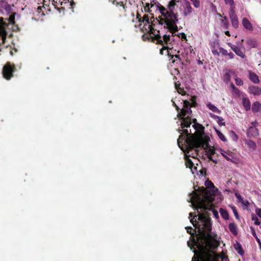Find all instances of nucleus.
<instances>
[{"mask_svg": "<svg viewBox=\"0 0 261 261\" xmlns=\"http://www.w3.org/2000/svg\"><path fill=\"white\" fill-rule=\"evenodd\" d=\"M173 104L178 112L177 116L181 119V128L185 134H181L177 140V144L180 149L184 152L185 155L186 165L191 168L193 163L189 159V157L196 158L198 154L199 148H203L206 152L210 148L209 142L210 138L203 133L204 127L196 122V119H193V127L195 132L192 134L191 130H188V128L191 124L192 111L191 105L187 100H183L182 109L179 108L173 102Z\"/></svg>", "mask_w": 261, "mask_h": 261, "instance_id": "nucleus-1", "label": "nucleus"}, {"mask_svg": "<svg viewBox=\"0 0 261 261\" xmlns=\"http://www.w3.org/2000/svg\"><path fill=\"white\" fill-rule=\"evenodd\" d=\"M197 210L198 215L191 218L190 221L198 232V241H194L197 249H194V255L192 261H219V256L213 251L218 246L216 238L211 233V223L207 211L210 210Z\"/></svg>", "mask_w": 261, "mask_h": 261, "instance_id": "nucleus-2", "label": "nucleus"}, {"mask_svg": "<svg viewBox=\"0 0 261 261\" xmlns=\"http://www.w3.org/2000/svg\"><path fill=\"white\" fill-rule=\"evenodd\" d=\"M176 0H171L167 5V8L162 7L160 8L161 16L160 17V23L165 24L166 27L170 31L168 34L164 35L162 37L159 34V31L154 30L152 27V18L148 15H145L143 17V22L144 23L142 31L144 33L143 38L144 40H148L152 42H156V43L163 45V47L160 50V53L164 54V50L170 48L168 44H171L172 40V32L177 30L176 22L177 19V13H174L175 6H176Z\"/></svg>", "mask_w": 261, "mask_h": 261, "instance_id": "nucleus-3", "label": "nucleus"}, {"mask_svg": "<svg viewBox=\"0 0 261 261\" xmlns=\"http://www.w3.org/2000/svg\"><path fill=\"white\" fill-rule=\"evenodd\" d=\"M206 188L201 187L200 194L195 191L192 192L189 194L188 201L191 203V206H196L201 210H212V205L210 202L212 201L213 198L206 195V189H216L213 183L208 180L205 182Z\"/></svg>", "mask_w": 261, "mask_h": 261, "instance_id": "nucleus-4", "label": "nucleus"}, {"mask_svg": "<svg viewBox=\"0 0 261 261\" xmlns=\"http://www.w3.org/2000/svg\"><path fill=\"white\" fill-rule=\"evenodd\" d=\"M217 152H219L227 161H232L233 157L230 151H226L222 148H214V147H212L211 146L206 151L208 159L212 161L213 162L216 163L217 161L213 159L212 155L217 154Z\"/></svg>", "mask_w": 261, "mask_h": 261, "instance_id": "nucleus-5", "label": "nucleus"}, {"mask_svg": "<svg viewBox=\"0 0 261 261\" xmlns=\"http://www.w3.org/2000/svg\"><path fill=\"white\" fill-rule=\"evenodd\" d=\"M7 22L0 18V45L4 44L7 36L6 28L9 25H13L15 23L14 16L11 15L7 19Z\"/></svg>", "mask_w": 261, "mask_h": 261, "instance_id": "nucleus-6", "label": "nucleus"}, {"mask_svg": "<svg viewBox=\"0 0 261 261\" xmlns=\"http://www.w3.org/2000/svg\"><path fill=\"white\" fill-rule=\"evenodd\" d=\"M13 71L14 67L11 65L10 63H7L3 68V74L4 77L7 80L10 79L12 76Z\"/></svg>", "mask_w": 261, "mask_h": 261, "instance_id": "nucleus-7", "label": "nucleus"}, {"mask_svg": "<svg viewBox=\"0 0 261 261\" xmlns=\"http://www.w3.org/2000/svg\"><path fill=\"white\" fill-rule=\"evenodd\" d=\"M229 17L232 27L234 28H238L239 25V19L234 10H229Z\"/></svg>", "mask_w": 261, "mask_h": 261, "instance_id": "nucleus-8", "label": "nucleus"}, {"mask_svg": "<svg viewBox=\"0 0 261 261\" xmlns=\"http://www.w3.org/2000/svg\"><path fill=\"white\" fill-rule=\"evenodd\" d=\"M182 15L185 16H188L193 11L190 3L187 0H184L182 3Z\"/></svg>", "mask_w": 261, "mask_h": 261, "instance_id": "nucleus-9", "label": "nucleus"}, {"mask_svg": "<svg viewBox=\"0 0 261 261\" xmlns=\"http://www.w3.org/2000/svg\"><path fill=\"white\" fill-rule=\"evenodd\" d=\"M258 135V129L255 126H250L247 131L248 137H255Z\"/></svg>", "mask_w": 261, "mask_h": 261, "instance_id": "nucleus-10", "label": "nucleus"}, {"mask_svg": "<svg viewBox=\"0 0 261 261\" xmlns=\"http://www.w3.org/2000/svg\"><path fill=\"white\" fill-rule=\"evenodd\" d=\"M249 92L254 95H261V88L258 87L251 86L249 87Z\"/></svg>", "mask_w": 261, "mask_h": 261, "instance_id": "nucleus-11", "label": "nucleus"}, {"mask_svg": "<svg viewBox=\"0 0 261 261\" xmlns=\"http://www.w3.org/2000/svg\"><path fill=\"white\" fill-rule=\"evenodd\" d=\"M242 24L243 27L247 30L250 31H252L253 30L252 25L247 18L245 17L243 18L242 21Z\"/></svg>", "mask_w": 261, "mask_h": 261, "instance_id": "nucleus-12", "label": "nucleus"}, {"mask_svg": "<svg viewBox=\"0 0 261 261\" xmlns=\"http://www.w3.org/2000/svg\"><path fill=\"white\" fill-rule=\"evenodd\" d=\"M252 110L254 113H260L261 112V104L256 101L252 105Z\"/></svg>", "mask_w": 261, "mask_h": 261, "instance_id": "nucleus-13", "label": "nucleus"}, {"mask_svg": "<svg viewBox=\"0 0 261 261\" xmlns=\"http://www.w3.org/2000/svg\"><path fill=\"white\" fill-rule=\"evenodd\" d=\"M242 104L243 107H244L246 111H248L251 108V105L250 100L247 97H243L242 98Z\"/></svg>", "mask_w": 261, "mask_h": 261, "instance_id": "nucleus-14", "label": "nucleus"}, {"mask_svg": "<svg viewBox=\"0 0 261 261\" xmlns=\"http://www.w3.org/2000/svg\"><path fill=\"white\" fill-rule=\"evenodd\" d=\"M234 74V73L232 71H229L227 72L224 75L223 79L224 81L226 83H228L230 81L231 75Z\"/></svg>", "mask_w": 261, "mask_h": 261, "instance_id": "nucleus-15", "label": "nucleus"}, {"mask_svg": "<svg viewBox=\"0 0 261 261\" xmlns=\"http://www.w3.org/2000/svg\"><path fill=\"white\" fill-rule=\"evenodd\" d=\"M206 106L208 108V109L210 110H211L212 112L217 113V114L221 113V111L220 110H219L216 106H215L214 105H213L211 102L207 103Z\"/></svg>", "mask_w": 261, "mask_h": 261, "instance_id": "nucleus-16", "label": "nucleus"}, {"mask_svg": "<svg viewBox=\"0 0 261 261\" xmlns=\"http://www.w3.org/2000/svg\"><path fill=\"white\" fill-rule=\"evenodd\" d=\"M249 79L254 83L257 84L258 83L259 80L258 79V76L253 72H250L249 73Z\"/></svg>", "mask_w": 261, "mask_h": 261, "instance_id": "nucleus-17", "label": "nucleus"}, {"mask_svg": "<svg viewBox=\"0 0 261 261\" xmlns=\"http://www.w3.org/2000/svg\"><path fill=\"white\" fill-rule=\"evenodd\" d=\"M245 144L248 148L252 150H255L256 149V145L255 143L251 140H246Z\"/></svg>", "mask_w": 261, "mask_h": 261, "instance_id": "nucleus-18", "label": "nucleus"}, {"mask_svg": "<svg viewBox=\"0 0 261 261\" xmlns=\"http://www.w3.org/2000/svg\"><path fill=\"white\" fill-rule=\"evenodd\" d=\"M237 55L240 56L242 58H245V55L244 54L243 51L242 50L241 47L238 46L237 48L233 51Z\"/></svg>", "mask_w": 261, "mask_h": 261, "instance_id": "nucleus-19", "label": "nucleus"}, {"mask_svg": "<svg viewBox=\"0 0 261 261\" xmlns=\"http://www.w3.org/2000/svg\"><path fill=\"white\" fill-rule=\"evenodd\" d=\"M229 230L234 235L237 234V226L234 223H230L228 226Z\"/></svg>", "mask_w": 261, "mask_h": 261, "instance_id": "nucleus-20", "label": "nucleus"}, {"mask_svg": "<svg viewBox=\"0 0 261 261\" xmlns=\"http://www.w3.org/2000/svg\"><path fill=\"white\" fill-rule=\"evenodd\" d=\"M179 86V84L175 83V88L178 93L181 94L182 95H185L186 93V92L184 91L182 88H180Z\"/></svg>", "mask_w": 261, "mask_h": 261, "instance_id": "nucleus-21", "label": "nucleus"}, {"mask_svg": "<svg viewBox=\"0 0 261 261\" xmlns=\"http://www.w3.org/2000/svg\"><path fill=\"white\" fill-rule=\"evenodd\" d=\"M225 3L226 5H229L230 6V8L229 10H234V3L233 0H224Z\"/></svg>", "mask_w": 261, "mask_h": 261, "instance_id": "nucleus-22", "label": "nucleus"}, {"mask_svg": "<svg viewBox=\"0 0 261 261\" xmlns=\"http://www.w3.org/2000/svg\"><path fill=\"white\" fill-rule=\"evenodd\" d=\"M217 135L219 137V138L223 142H225L226 141V139L224 135L219 130L216 129V130Z\"/></svg>", "mask_w": 261, "mask_h": 261, "instance_id": "nucleus-23", "label": "nucleus"}, {"mask_svg": "<svg viewBox=\"0 0 261 261\" xmlns=\"http://www.w3.org/2000/svg\"><path fill=\"white\" fill-rule=\"evenodd\" d=\"M248 44L251 47H255L256 45V41L253 39H249L247 40V41Z\"/></svg>", "mask_w": 261, "mask_h": 261, "instance_id": "nucleus-24", "label": "nucleus"}, {"mask_svg": "<svg viewBox=\"0 0 261 261\" xmlns=\"http://www.w3.org/2000/svg\"><path fill=\"white\" fill-rule=\"evenodd\" d=\"M252 221H254V224L255 225H259L260 224V221L258 220V218H257V217L254 215H253L252 216Z\"/></svg>", "mask_w": 261, "mask_h": 261, "instance_id": "nucleus-25", "label": "nucleus"}, {"mask_svg": "<svg viewBox=\"0 0 261 261\" xmlns=\"http://www.w3.org/2000/svg\"><path fill=\"white\" fill-rule=\"evenodd\" d=\"M190 1L192 3L195 8H198L200 7L199 0H190Z\"/></svg>", "mask_w": 261, "mask_h": 261, "instance_id": "nucleus-26", "label": "nucleus"}, {"mask_svg": "<svg viewBox=\"0 0 261 261\" xmlns=\"http://www.w3.org/2000/svg\"><path fill=\"white\" fill-rule=\"evenodd\" d=\"M219 50L220 54H221L223 56H227L228 54V51L225 49L220 47L219 48Z\"/></svg>", "mask_w": 261, "mask_h": 261, "instance_id": "nucleus-27", "label": "nucleus"}, {"mask_svg": "<svg viewBox=\"0 0 261 261\" xmlns=\"http://www.w3.org/2000/svg\"><path fill=\"white\" fill-rule=\"evenodd\" d=\"M221 214L222 216L225 219H227L228 217V215L227 212L225 210H221Z\"/></svg>", "mask_w": 261, "mask_h": 261, "instance_id": "nucleus-28", "label": "nucleus"}, {"mask_svg": "<svg viewBox=\"0 0 261 261\" xmlns=\"http://www.w3.org/2000/svg\"><path fill=\"white\" fill-rule=\"evenodd\" d=\"M235 82H236V84L238 86L242 85L243 84V81L240 78H238V77L235 78Z\"/></svg>", "mask_w": 261, "mask_h": 261, "instance_id": "nucleus-29", "label": "nucleus"}, {"mask_svg": "<svg viewBox=\"0 0 261 261\" xmlns=\"http://www.w3.org/2000/svg\"><path fill=\"white\" fill-rule=\"evenodd\" d=\"M222 23L224 24L225 28L227 29L228 27V23L226 17H224V19L222 20Z\"/></svg>", "mask_w": 261, "mask_h": 261, "instance_id": "nucleus-30", "label": "nucleus"}, {"mask_svg": "<svg viewBox=\"0 0 261 261\" xmlns=\"http://www.w3.org/2000/svg\"><path fill=\"white\" fill-rule=\"evenodd\" d=\"M255 213L257 216L261 218V209L256 208L255 209Z\"/></svg>", "mask_w": 261, "mask_h": 261, "instance_id": "nucleus-31", "label": "nucleus"}, {"mask_svg": "<svg viewBox=\"0 0 261 261\" xmlns=\"http://www.w3.org/2000/svg\"><path fill=\"white\" fill-rule=\"evenodd\" d=\"M228 45L233 51H234L238 47L237 46L231 44V43H228Z\"/></svg>", "mask_w": 261, "mask_h": 261, "instance_id": "nucleus-32", "label": "nucleus"}, {"mask_svg": "<svg viewBox=\"0 0 261 261\" xmlns=\"http://www.w3.org/2000/svg\"><path fill=\"white\" fill-rule=\"evenodd\" d=\"M230 86L233 91H237V92L240 93L239 89L237 88L232 83L231 84Z\"/></svg>", "mask_w": 261, "mask_h": 261, "instance_id": "nucleus-33", "label": "nucleus"}, {"mask_svg": "<svg viewBox=\"0 0 261 261\" xmlns=\"http://www.w3.org/2000/svg\"><path fill=\"white\" fill-rule=\"evenodd\" d=\"M232 210H233V213L235 216V217L237 218H238L239 217V215H238V214L237 213V211L236 210V209L234 208V207H232Z\"/></svg>", "mask_w": 261, "mask_h": 261, "instance_id": "nucleus-34", "label": "nucleus"}, {"mask_svg": "<svg viewBox=\"0 0 261 261\" xmlns=\"http://www.w3.org/2000/svg\"><path fill=\"white\" fill-rule=\"evenodd\" d=\"M236 196L238 199L239 200V201H240L241 202L243 200L242 196L240 194H236Z\"/></svg>", "mask_w": 261, "mask_h": 261, "instance_id": "nucleus-35", "label": "nucleus"}, {"mask_svg": "<svg viewBox=\"0 0 261 261\" xmlns=\"http://www.w3.org/2000/svg\"><path fill=\"white\" fill-rule=\"evenodd\" d=\"M229 59H232L234 58V55L233 53L231 52L228 53L227 55Z\"/></svg>", "mask_w": 261, "mask_h": 261, "instance_id": "nucleus-36", "label": "nucleus"}, {"mask_svg": "<svg viewBox=\"0 0 261 261\" xmlns=\"http://www.w3.org/2000/svg\"><path fill=\"white\" fill-rule=\"evenodd\" d=\"M241 203L244 205H246V206H248L249 204V202L248 201H244V200H243Z\"/></svg>", "mask_w": 261, "mask_h": 261, "instance_id": "nucleus-37", "label": "nucleus"}, {"mask_svg": "<svg viewBox=\"0 0 261 261\" xmlns=\"http://www.w3.org/2000/svg\"><path fill=\"white\" fill-rule=\"evenodd\" d=\"M180 35H181V39H186L187 37H186V35L184 33L181 34Z\"/></svg>", "mask_w": 261, "mask_h": 261, "instance_id": "nucleus-38", "label": "nucleus"}, {"mask_svg": "<svg viewBox=\"0 0 261 261\" xmlns=\"http://www.w3.org/2000/svg\"><path fill=\"white\" fill-rule=\"evenodd\" d=\"M210 115L212 117H213V118H215V117H216V118H218V119H220V118H221V117H219V116H215V115H213V114H212V113H211V114H210Z\"/></svg>", "mask_w": 261, "mask_h": 261, "instance_id": "nucleus-39", "label": "nucleus"}, {"mask_svg": "<svg viewBox=\"0 0 261 261\" xmlns=\"http://www.w3.org/2000/svg\"><path fill=\"white\" fill-rule=\"evenodd\" d=\"M212 212L214 213V215L216 217L218 216V214L217 212H215L214 210H212Z\"/></svg>", "mask_w": 261, "mask_h": 261, "instance_id": "nucleus-40", "label": "nucleus"}, {"mask_svg": "<svg viewBox=\"0 0 261 261\" xmlns=\"http://www.w3.org/2000/svg\"><path fill=\"white\" fill-rule=\"evenodd\" d=\"M150 5H151V7H153V5H151V4H146V7L145 8L147 7L148 8V9H149V6Z\"/></svg>", "mask_w": 261, "mask_h": 261, "instance_id": "nucleus-41", "label": "nucleus"}, {"mask_svg": "<svg viewBox=\"0 0 261 261\" xmlns=\"http://www.w3.org/2000/svg\"><path fill=\"white\" fill-rule=\"evenodd\" d=\"M225 34L227 36H230V33H229V32L228 31H226L225 32Z\"/></svg>", "mask_w": 261, "mask_h": 261, "instance_id": "nucleus-42", "label": "nucleus"}, {"mask_svg": "<svg viewBox=\"0 0 261 261\" xmlns=\"http://www.w3.org/2000/svg\"><path fill=\"white\" fill-rule=\"evenodd\" d=\"M256 241H257V242L258 243V244H261V242H260V240H259L258 238H257V237H256Z\"/></svg>", "mask_w": 261, "mask_h": 261, "instance_id": "nucleus-43", "label": "nucleus"}, {"mask_svg": "<svg viewBox=\"0 0 261 261\" xmlns=\"http://www.w3.org/2000/svg\"><path fill=\"white\" fill-rule=\"evenodd\" d=\"M192 228H187V232L189 233H192V232H191V231H189V229H191Z\"/></svg>", "mask_w": 261, "mask_h": 261, "instance_id": "nucleus-44", "label": "nucleus"}, {"mask_svg": "<svg viewBox=\"0 0 261 261\" xmlns=\"http://www.w3.org/2000/svg\"><path fill=\"white\" fill-rule=\"evenodd\" d=\"M256 121L253 122L251 123V124L252 125V126H255V124H256Z\"/></svg>", "mask_w": 261, "mask_h": 261, "instance_id": "nucleus-45", "label": "nucleus"}, {"mask_svg": "<svg viewBox=\"0 0 261 261\" xmlns=\"http://www.w3.org/2000/svg\"><path fill=\"white\" fill-rule=\"evenodd\" d=\"M189 215H190L189 218H190L191 217H192V213H190L189 214Z\"/></svg>", "mask_w": 261, "mask_h": 261, "instance_id": "nucleus-46", "label": "nucleus"}, {"mask_svg": "<svg viewBox=\"0 0 261 261\" xmlns=\"http://www.w3.org/2000/svg\"><path fill=\"white\" fill-rule=\"evenodd\" d=\"M252 234H253V235L254 236H255V237H256V234H255V232L254 231H253V232Z\"/></svg>", "mask_w": 261, "mask_h": 261, "instance_id": "nucleus-47", "label": "nucleus"}, {"mask_svg": "<svg viewBox=\"0 0 261 261\" xmlns=\"http://www.w3.org/2000/svg\"><path fill=\"white\" fill-rule=\"evenodd\" d=\"M233 92L236 93L237 94H239L240 93L237 92V91H233Z\"/></svg>", "mask_w": 261, "mask_h": 261, "instance_id": "nucleus-48", "label": "nucleus"}, {"mask_svg": "<svg viewBox=\"0 0 261 261\" xmlns=\"http://www.w3.org/2000/svg\"><path fill=\"white\" fill-rule=\"evenodd\" d=\"M175 58H178V56H177V55H175Z\"/></svg>", "mask_w": 261, "mask_h": 261, "instance_id": "nucleus-49", "label": "nucleus"}, {"mask_svg": "<svg viewBox=\"0 0 261 261\" xmlns=\"http://www.w3.org/2000/svg\"><path fill=\"white\" fill-rule=\"evenodd\" d=\"M235 137H236V139H237L238 138H237V135L236 134H235Z\"/></svg>", "mask_w": 261, "mask_h": 261, "instance_id": "nucleus-50", "label": "nucleus"}]
</instances>
